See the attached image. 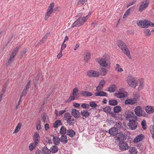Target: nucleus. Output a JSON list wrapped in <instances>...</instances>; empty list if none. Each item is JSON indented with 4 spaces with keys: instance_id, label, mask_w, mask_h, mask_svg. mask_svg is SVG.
<instances>
[{
    "instance_id": "54",
    "label": "nucleus",
    "mask_w": 154,
    "mask_h": 154,
    "mask_svg": "<svg viewBox=\"0 0 154 154\" xmlns=\"http://www.w3.org/2000/svg\"><path fill=\"white\" fill-rule=\"evenodd\" d=\"M66 112L65 110H61L58 112V116H60Z\"/></svg>"
},
{
    "instance_id": "8",
    "label": "nucleus",
    "mask_w": 154,
    "mask_h": 154,
    "mask_svg": "<svg viewBox=\"0 0 154 154\" xmlns=\"http://www.w3.org/2000/svg\"><path fill=\"white\" fill-rule=\"evenodd\" d=\"M116 137L117 138L116 139L119 142L125 141L127 138V135L125 133L119 132Z\"/></svg>"
},
{
    "instance_id": "34",
    "label": "nucleus",
    "mask_w": 154,
    "mask_h": 154,
    "mask_svg": "<svg viewBox=\"0 0 154 154\" xmlns=\"http://www.w3.org/2000/svg\"><path fill=\"white\" fill-rule=\"evenodd\" d=\"M121 111V108L119 106H117L114 107L113 108V111L115 112L119 113Z\"/></svg>"
},
{
    "instance_id": "12",
    "label": "nucleus",
    "mask_w": 154,
    "mask_h": 154,
    "mask_svg": "<svg viewBox=\"0 0 154 154\" xmlns=\"http://www.w3.org/2000/svg\"><path fill=\"white\" fill-rule=\"evenodd\" d=\"M87 74L90 77H96L99 75V73L94 70H90L87 72Z\"/></svg>"
},
{
    "instance_id": "5",
    "label": "nucleus",
    "mask_w": 154,
    "mask_h": 154,
    "mask_svg": "<svg viewBox=\"0 0 154 154\" xmlns=\"http://www.w3.org/2000/svg\"><path fill=\"white\" fill-rule=\"evenodd\" d=\"M127 81L129 85L133 88H135L137 84V81L134 78H131L130 76L128 77Z\"/></svg>"
},
{
    "instance_id": "60",
    "label": "nucleus",
    "mask_w": 154,
    "mask_h": 154,
    "mask_svg": "<svg viewBox=\"0 0 154 154\" xmlns=\"http://www.w3.org/2000/svg\"><path fill=\"white\" fill-rule=\"evenodd\" d=\"M29 149L31 151H32L33 150L34 148V146L32 143L30 144L29 146Z\"/></svg>"
},
{
    "instance_id": "25",
    "label": "nucleus",
    "mask_w": 154,
    "mask_h": 154,
    "mask_svg": "<svg viewBox=\"0 0 154 154\" xmlns=\"http://www.w3.org/2000/svg\"><path fill=\"white\" fill-rule=\"evenodd\" d=\"M61 142L63 144H66L67 143L68 140L67 136L65 135H61L60 138Z\"/></svg>"
},
{
    "instance_id": "47",
    "label": "nucleus",
    "mask_w": 154,
    "mask_h": 154,
    "mask_svg": "<svg viewBox=\"0 0 154 154\" xmlns=\"http://www.w3.org/2000/svg\"><path fill=\"white\" fill-rule=\"evenodd\" d=\"M116 70L119 72H122L123 71V69L122 68H120L119 65L118 64H117L116 65Z\"/></svg>"
},
{
    "instance_id": "23",
    "label": "nucleus",
    "mask_w": 154,
    "mask_h": 154,
    "mask_svg": "<svg viewBox=\"0 0 154 154\" xmlns=\"http://www.w3.org/2000/svg\"><path fill=\"white\" fill-rule=\"evenodd\" d=\"M146 112L149 114L152 113L154 112V109H153L152 106H147L145 108Z\"/></svg>"
},
{
    "instance_id": "37",
    "label": "nucleus",
    "mask_w": 154,
    "mask_h": 154,
    "mask_svg": "<svg viewBox=\"0 0 154 154\" xmlns=\"http://www.w3.org/2000/svg\"><path fill=\"white\" fill-rule=\"evenodd\" d=\"M111 108L110 106H106L103 109V111L106 113H109L110 114Z\"/></svg>"
},
{
    "instance_id": "29",
    "label": "nucleus",
    "mask_w": 154,
    "mask_h": 154,
    "mask_svg": "<svg viewBox=\"0 0 154 154\" xmlns=\"http://www.w3.org/2000/svg\"><path fill=\"white\" fill-rule=\"evenodd\" d=\"M115 96L119 98H123L125 96V94L120 91H119L118 93H115Z\"/></svg>"
},
{
    "instance_id": "40",
    "label": "nucleus",
    "mask_w": 154,
    "mask_h": 154,
    "mask_svg": "<svg viewBox=\"0 0 154 154\" xmlns=\"http://www.w3.org/2000/svg\"><path fill=\"white\" fill-rule=\"evenodd\" d=\"M61 124V120H56L54 124V128H57L59 125Z\"/></svg>"
},
{
    "instance_id": "36",
    "label": "nucleus",
    "mask_w": 154,
    "mask_h": 154,
    "mask_svg": "<svg viewBox=\"0 0 154 154\" xmlns=\"http://www.w3.org/2000/svg\"><path fill=\"white\" fill-rule=\"evenodd\" d=\"M60 134L61 135H65L66 133V129L64 126H62L61 127L60 131Z\"/></svg>"
},
{
    "instance_id": "3",
    "label": "nucleus",
    "mask_w": 154,
    "mask_h": 154,
    "mask_svg": "<svg viewBox=\"0 0 154 154\" xmlns=\"http://www.w3.org/2000/svg\"><path fill=\"white\" fill-rule=\"evenodd\" d=\"M109 57L106 54H104L99 61L98 63L100 65L103 67H106L110 62Z\"/></svg>"
},
{
    "instance_id": "13",
    "label": "nucleus",
    "mask_w": 154,
    "mask_h": 154,
    "mask_svg": "<svg viewBox=\"0 0 154 154\" xmlns=\"http://www.w3.org/2000/svg\"><path fill=\"white\" fill-rule=\"evenodd\" d=\"M119 149L122 150H125L128 147L127 144L125 141L119 142Z\"/></svg>"
},
{
    "instance_id": "21",
    "label": "nucleus",
    "mask_w": 154,
    "mask_h": 154,
    "mask_svg": "<svg viewBox=\"0 0 154 154\" xmlns=\"http://www.w3.org/2000/svg\"><path fill=\"white\" fill-rule=\"evenodd\" d=\"M94 95L96 96L107 97V94L103 91L97 92L94 93Z\"/></svg>"
},
{
    "instance_id": "57",
    "label": "nucleus",
    "mask_w": 154,
    "mask_h": 154,
    "mask_svg": "<svg viewBox=\"0 0 154 154\" xmlns=\"http://www.w3.org/2000/svg\"><path fill=\"white\" fill-rule=\"evenodd\" d=\"M64 43L63 42V44L62 45V46L61 48V50L60 51H62L66 47V44H64Z\"/></svg>"
},
{
    "instance_id": "45",
    "label": "nucleus",
    "mask_w": 154,
    "mask_h": 154,
    "mask_svg": "<svg viewBox=\"0 0 154 154\" xmlns=\"http://www.w3.org/2000/svg\"><path fill=\"white\" fill-rule=\"evenodd\" d=\"M14 57L11 55L10 56V58L8 60V62L6 63V65H8L9 64L11 63Z\"/></svg>"
},
{
    "instance_id": "15",
    "label": "nucleus",
    "mask_w": 154,
    "mask_h": 154,
    "mask_svg": "<svg viewBox=\"0 0 154 154\" xmlns=\"http://www.w3.org/2000/svg\"><path fill=\"white\" fill-rule=\"evenodd\" d=\"M137 100L135 98H130L125 100V103L126 105H134L137 103Z\"/></svg>"
},
{
    "instance_id": "56",
    "label": "nucleus",
    "mask_w": 154,
    "mask_h": 154,
    "mask_svg": "<svg viewBox=\"0 0 154 154\" xmlns=\"http://www.w3.org/2000/svg\"><path fill=\"white\" fill-rule=\"evenodd\" d=\"M85 0H79L77 3V4L79 5L82 4V5H83L85 2Z\"/></svg>"
},
{
    "instance_id": "14",
    "label": "nucleus",
    "mask_w": 154,
    "mask_h": 154,
    "mask_svg": "<svg viewBox=\"0 0 154 154\" xmlns=\"http://www.w3.org/2000/svg\"><path fill=\"white\" fill-rule=\"evenodd\" d=\"M109 133L112 136H116L118 133L117 129L115 127H112L110 128L108 131Z\"/></svg>"
},
{
    "instance_id": "52",
    "label": "nucleus",
    "mask_w": 154,
    "mask_h": 154,
    "mask_svg": "<svg viewBox=\"0 0 154 154\" xmlns=\"http://www.w3.org/2000/svg\"><path fill=\"white\" fill-rule=\"evenodd\" d=\"M116 113L115 112H110V114L111 115V116L116 118L118 117Z\"/></svg>"
},
{
    "instance_id": "44",
    "label": "nucleus",
    "mask_w": 154,
    "mask_h": 154,
    "mask_svg": "<svg viewBox=\"0 0 154 154\" xmlns=\"http://www.w3.org/2000/svg\"><path fill=\"white\" fill-rule=\"evenodd\" d=\"M101 72L103 75H105L107 73V70L106 68L103 67L101 68Z\"/></svg>"
},
{
    "instance_id": "55",
    "label": "nucleus",
    "mask_w": 154,
    "mask_h": 154,
    "mask_svg": "<svg viewBox=\"0 0 154 154\" xmlns=\"http://www.w3.org/2000/svg\"><path fill=\"white\" fill-rule=\"evenodd\" d=\"M103 88L102 87L100 86H99V85H98V86L96 88V91L97 92L101 91Z\"/></svg>"
},
{
    "instance_id": "24",
    "label": "nucleus",
    "mask_w": 154,
    "mask_h": 154,
    "mask_svg": "<svg viewBox=\"0 0 154 154\" xmlns=\"http://www.w3.org/2000/svg\"><path fill=\"white\" fill-rule=\"evenodd\" d=\"M67 135L72 138L75 135V132L72 129H69L67 131Z\"/></svg>"
},
{
    "instance_id": "50",
    "label": "nucleus",
    "mask_w": 154,
    "mask_h": 154,
    "mask_svg": "<svg viewBox=\"0 0 154 154\" xmlns=\"http://www.w3.org/2000/svg\"><path fill=\"white\" fill-rule=\"evenodd\" d=\"M89 105L87 103H84L82 104L81 107L85 109H88L89 108Z\"/></svg>"
},
{
    "instance_id": "26",
    "label": "nucleus",
    "mask_w": 154,
    "mask_h": 154,
    "mask_svg": "<svg viewBox=\"0 0 154 154\" xmlns=\"http://www.w3.org/2000/svg\"><path fill=\"white\" fill-rule=\"evenodd\" d=\"M81 114L82 116L85 118L88 117L89 115V113L88 111L86 110H84L81 112Z\"/></svg>"
},
{
    "instance_id": "27",
    "label": "nucleus",
    "mask_w": 154,
    "mask_h": 154,
    "mask_svg": "<svg viewBox=\"0 0 154 154\" xmlns=\"http://www.w3.org/2000/svg\"><path fill=\"white\" fill-rule=\"evenodd\" d=\"M135 8L134 7V6H133L132 7H131L128 9L125 12V13L124 16H123V18L125 17H126L128 15L130 14L131 9L132 11H134Z\"/></svg>"
},
{
    "instance_id": "64",
    "label": "nucleus",
    "mask_w": 154,
    "mask_h": 154,
    "mask_svg": "<svg viewBox=\"0 0 154 154\" xmlns=\"http://www.w3.org/2000/svg\"><path fill=\"white\" fill-rule=\"evenodd\" d=\"M73 106L75 107L78 108L80 107V104L79 103H75L74 104Z\"/></svg>"
},
{
    "instance_id": "43",
    "label": "nucleus",
    "mask_w": 154,
    "mask_h": 154,
    "mask_svg": "<svg viewBox=\"0 0 154 154\" xmlns=\"http://www.w3.org/2000/svg\"><path fill=\"white\" fill-rule=\"evenodd\" d=\"M89 105L91 107L94 108H96L97 106V104L94 101L90 102Z\"/></svg>"
},
{
    "instance_id": "18",
    "label": "nucleus",
    "mask_w": 154,
    "mask_h": 154,
    "mask_svg": "<svg viewBox=\"0 0 154 154\" xmlns=\"http://www.w3.org/2000/svg\"><path fill=\"white\" fill-rule=\"evenodd\" d=\"M143 137L144 136L143 134H139L137 135L134 140V143H137L143 140Z\"/></svg>"
},
{
    "instance_id": "6",
    "label": "nucleus",
    "mask_w": 154,
    "mask_h": 154,
    "mask_svg": "<svg viewBox=\"0 0 154 154\" xmlns=\"http://www.w3.org/2000/svg\"><path fill=\"white\" fill-rule=\"evenodd\" d=\"M137 24L141 27L147 28L150 25V23L147 20H141L137 23Z\"/></svg>"
},
{
    "instance_id": "1",
    "label": "nucleus",
    "mask_w": 154,
    "mask_h": 154,
    "mask_svg": "<svg viewBox=\"0 0 154 154\" xmlns=\"http://www.w3.org/2000/svg\"><path fill=\"white\" fill-rule=\"evenodd\" d=\"M117 44L119 47L121 49L122 51L131 59V57L130 56V52L126 44L121 40H119L117 42Z\"/></svg>"
},
{
    "instance_id": "11",
    "label": "nucleus",
    "mask_w": 154,
    "mask_h": 154,
    "mask_svg": "<svg viewBox=\"0 0 154 154\" xmlns=\"http://www.w3.org/2000/svg\"><path fill=\"white\" fill-rule=\"evenodd\" d=\"M149 5V1L143 2L138 9V11L140 12H142L145 10Z\"/></svg>"
},
{
    "instance_id": "4",
    "label": "nucleus",
    "mask_w": 154,
    "mask_h": 154,
    "mask_svg": "<svg viewBox=\"0 0 154 154\" xmlns=\"http://www.w3.org/2000/svg\"><path fill=\"white\" fill-rule=\"evenodd\" d=\"M134 112L136 115L138 116H145L146 114L145 112L142 110L141 106H137L135 109Z\"/></svg>"
},
{
    "instance_id": "9",
    "label": "nucleus",
    "mask_w": 154,
    "mask_h": 154,
    "mask_svg": "<svg viewBox=\"0 0 154 154\" xmlns=\"http://www.w3.org/2000/svg\"><path fill=\"white\" fill-rule=\"evenodd\" d=\"M135 119H129V122L128 124V126L130 129L131 130H135L137 128V124Z\"/></svg>"
},
{
    "instance_id": "35",
    "label": "nucleus",
    "mask_w": 154,
    "mask_h": 154,
    "mask_svg": "<svg viewBox=\"0 0 154 154\" xmlns=\"http://www.w3.org/2000/svg\"><path fill=\"white\" fill-rule=\"evenodd\" d=\"M129 151L132 154H137V151L134 147H130L129 148Z\"/></svg>"
},
{
    "instance_id": "61",
    "label": "nucleus",
    "mask_w": 154,
    "mask_h": 154,
    "mask_svg": "<svg viewBox=\"0 0 154 154\" xmlns=\"http://www.w3.org/2000/svg\"><path fill=\"white\" fill-rule=\"evenodd\" d=\"M143 84L141 82H140V85L138 87V90H141V89H143Z\"/></svg>"
},
{
    "instance_id": "19",
    "label": "nucleus",
    "mask_w": 154,
    "mask_h": 154,
    "mask_svg": "<svg viewBox=\"0 0 154 154\" xmlns=\"http://www.w3.org/2000/svg\"><path fill=\"white\" fill-rule=\"evenodd\" d=\"M71 114L75 118H78L80 116L79 112L75 109H72V111Z\"/></svg>"
},
{
    "instance_id": "32",
    "label": "nucleus",
    "mask_w": 154,
    "mask_h": 154,
    "mask_svg": "<svg viewBox=\"0 0 154 154\" xmlns=\"http://www.w3.org/2000/svg\"><path fill=\"white\" fill-rule=\"evenodd\" d=\"M109 104L112 106H116L118 104V101L116 100L112 99L109 101Z\"/></svg>"
},
{
    "instance_id": "59",
    "label": "nucleus",
    "mask_w": 154,
    "mask_h": 154,
    "mask_svg": "<svg viewBox=\"0 0 154 154\" xmlns=\"http://www.w3.org/2000/svg\"><path fill=\"white\" fill-rule=\"evenodd\" d=\"M145 33L147 35H150V31L149 29H147L146 30V31H145Z\"/></svg>"
},
{
    "instance_id": "20",
    "label": "nucleus",
    "mask_w": 154,
    "mask_h": 154,
    "mask_svg": "<svg viewBox=\"0 0 154 154\" xmlns=\"http://www.w3.org/2000/svg\"><path fill=\"white\" fill-rule=\"evenodd\" d=\"M60 139L58 137L54 136H53V141L55 145H59L60 143Z\"/></svg>"
},
{
    "instance_id": "39",
    "label": "nucleus",
    "mask_w": 154,
    "mask_h": 154,
    "mask_svg": "<svg viewBox=\"0 0 154 154\" xmlns=\"http://www.w3.org/2000/svg\"><path fill=\"white\" fill-rule=\"evenodd\" d=\"M22 124L21 123H19L17 125L15 130L14 132V133H17L20 130Z\"/></svg>"
},
{
    "instance_id": "7",
    "label": "nucleus",
    "mask_w": 154,
    "mask_h": 154,
    "mask_svg": "<svg viewBox=\"0 0 154 154\" xmlns=\"http://www.w3.org/2000/svg\"><path fill=\"white\" fill-rule=\"evenodd\" d=\"M79 91L78 89L77 88H74L73 89V94L71 95L69 97V100H68L67 101L69 102L75 100V98H77L78 97L77 96L79 94L78 92Z\"/></svg>"
},
{
    "instance_id": "41",
    "label": "nucleus",
    "mask_w": 154,
    "mask_h": 154,
    "mask_svg": "<svg viewBox=\"0 0 154 154\" xmlns=\"http://www.w3.org/2000/svg\"><path fill=\"white\" fill-rule=\"evenodd\" d=\"M19 48V47L18 46H17L16 47L14 48V49L13 50L12 52V54L11 55H13L14 57H15L18 51Z\"/></svg>"
},
{
    "instance_id": "10",
    "label": "nucleus",
    "mask_w": 154,
    "mask_h": 154,
    "mask_svg": "<svg viewBox=\"0 0 154 154\" xmlns=\"http://www.w3.org/2000/svg\"><path fill=\"white\" fill-rule=\"evenodd\" d=\"M126 119H135L137 120V117L134 115V113L131 111H128L126 112Z\"/></svg>"
},
{
    "instance_id": "51",
    "label": "nucleus",
    "mask_w": 154,
    "mask_h": 154,
    "mask_svg": "<svg viewBox=\"0 0 154 154\" xmlns=\"http://www.w3.org/2000/svg\"><path fill=\"white\" fill-rule=\"evenodd\" d=\"M136 2V0H132V2H129V3L127 5V8H128L130 6L134 4Z\"/></svg>"
},
{
    "instance_id": "28",
    "label": "nucleus",
    "mask_w": 154,
    "mask_h": 154,
    "mask_svg": "<svg viewBox=\"0 0 154 154\" xmlns=\"http://www.w3.org/2000/svg\"><path fill=\"white\" fill-rule=\"evenodd\" d=\"M66 121L67 123L69 126L73 125L75 123V120L73 118H72V117L68 119Z\"/></svg>"
},
{
    "instance_id": "63",
    "label": "nucleus",
    "mask_w": 154,
    "mask_h": 154,
    "mask_svg": "<svg viewBox=\"0 0 154 154\" xmlns=\"http://www.w3.org/2000/svg\"><path fill=\"white\" fill-rule=\"evenodd\" d=\"M62 51H60V53L57 55V57L58 58L60 59L62 57Z\"/></svg>"
},
{
    "instance_id": "30",
    "label": "nucleus",
    "mask_w": 154,
    "mask_h": 154,
    "mask_svg": "<svg viewBox=\"0 0 154 154\" xmlns=\"http://www.w3.org/2000/svg\"><path fill=\"white\" fill-rule=\"evenodd\" d=\"M116 88V86L115 85H111L108 88V91L111 93L115 91Z\"/></svg>"
},
{
    "instance_id": "38",
    "label": "nucleus",
    "mask_w": 154,
    "mask_h": 154,
    "mask_svg": "<svg viewBox=\"0 0 154 154\" xmlns=\"http://www.w3.org/2000/svg\"><path fill=\"white\" fill-rule=\"evenodd\" d=\"M71 117H72V116L70 115V114L69 113L66 112L64 114L63 118L65 120H66L68 119Z\"/></svg>"
},
{
    "instance_id": "58",
    "label": "nucleus",
    "mask_w": 154,
    "mask_h": 154,
    "mask_svg": "<svg viewBox=\"0 0 154 154\" xmlns=\"http://www.w3.org/2000/svg\"><path fill=\"white\" fill-rule=\"evenodd\" d=\"M36 128L37 130H39L41 129V125L40 122L38 123L37 124Z\"/></svg>"
},
{
    "instance_id": "46",
    "label": "nucleus",
    "mask_w": 154,
    "mask_h": 154,
    "mask_svg": "<svg viewBox=\"0 0 154 154\" xmlns=\"http://www.w3.org/2000/svg\"><path fill=\"white\" fill-rule=\"evenodd\" d=\"M142 128L144 130H145L146 128V121L145 120H143L142 121L141 123Z\"/></svg>"
},
{
    "instance_id": "2",
    "label": "nucleus",
    "mask_w": 154,
    "mask_h": 154,
    "mask_svg": "<svg viewBox=\"0 0 154 154\" xmlns=\"http://www.w3.org/2000/svg\"><path fill=\"white\" fill-rule=\"evenodd\" d=\"M91 13L90 12L86 16L79 17L72 25L71 27L79 26L83 24L88 20Z\"/></svg>"
},
{
    "instance_id": "22",
    "label": "nucleus",
    "mask_w": 154,
    "mask_h": 154,
    "mask_svg": "<svg viewBox=\"0 0 154 154\" xmlns=\"http://www.w3.org/2000/svg\"><path fill=\"white\" fill-rule=\"evenodd\" d=\"M80 94L83 97H86L92 96L93 94L90 92L87 91H81Z\"/></svg>"
},
{
    "instance_id": "53",
    "label": "nucleus",
    "mask_w": 154,
    "mask_h": 154,
    "mask_svg": "<svg viewBox=\"0 0 154 154\" xmlns=\"http://www.w3.org/2000/svg\"><path fill=\"white\" fill-rule=\"evenodd\" d=\"M51 14L48 13V12H47L45 16V20H47L48 19L49 16Z\"/></svg>"
},
{
    "instance_id": "16",
    "label": "nucleus",
    "mask_w": 154,
    "mask_h": 154,
    "mask_svg": "<svg viewBox=\"0 0 154 154\" xmlns=\"http://www.w3.org/2000/svg\"><path fill=\"white\" fill-rule=\"evenodd\" d=\"M83 57L84 61L87 62L91 58V55L90 53L87 50H86L84 54Z\"/></svg>"
},
{
    "instance_id": "62",
    "label": "nucleus",
    "mask_w": 154,
    "mask_h": 154,
    "mask_svg": "<svg viewBox=\"0 0 154 154\" xmlns=\"http://www.w3.org/2000/svg\"><path fill=\"white\" fill-rule=\"evenodd\" d=\"M59 7H57L56 8H55L53 10V12L54 13H56L59 10Z\"/></svg>"
},
{
    "instance_id": "17",
    "label": "nucleus",
    "mask_w": 154,
    "mask_h": 154,
    "mask_svg": "<svg viewBox=\"0 0 154 154\" xmlns=\"http://www.w3.org/2000/svg\"><path fill=\"white\" fill-rule=\"evenodd\" d=\"M40 139V136L38 133L35 132L34 133L33 136V139L35 143V146L38 143V142L39 141Z\"/></svg>"
},
{
    "instance_id": "48",
    "label": "nucleus",
    "mask_w": 154,
    "mask_h": 154,
    "mask_svg": "<svg viewBox=\"0 0 154 154\" xmlns=\"http://www.w3.org/2000/svg\"><path fill=\"white\" fill-rule=\"evenodd\" d=\"M106 83V82L104 80H102L100 81L99 85V86H100L102 87L103 88L104 85Z\"/></svg>"
},
{
    "instance_id": "33",
    "label": "nucleus",
    "mask_w": 154,
    "mask_h": 154,
    "mask_svg": "<svg viewBox=\"0 0 154 154\" xmlns=\"http://www.w3.org/2000/svg\"><path fill=\"white\" fill-rule=\"evenodd\" d=\"M58 149V147L55 146H52L50 148V150L51 152L52 153H55L57 152Z\"/></svg>"
},
{
    "instance_id": "31",
    "label": "nucleus",
    "mask_w": 154,
    "mask_h": 154,
    "mask_svg": "<svg viewBox=\"0 0 154 154\" xmlns=\"http://www.w3.org/2000/svg\"><path fill=\"white\" fill-rule=\"evenodd\" d=\"M42 150L44 154H50V149H49L47 147L44 146L42 148Z\"/></svg>"
},
{
    "instance_id": "42",
    "label": "nucleus",
    "mask_w": 154,
    "mask_h": 154,
    "mask_svg": "<svg viewBox=\"0 0 154 154\" xmlns=\"http://www.w3.org/2000/svg\"><path fill=\"white\" fill-rule=\"evenodd\" d=\"M150 131L152 134V137L154 139V126L151 125L150 127Z\"/></svg>"
},
{
    "instance_id": "49",
    "label": "nucleus",
    "mask_w": 154,
    "mask_h": 154,
    "mask_svg": "<svg viewBox=\"0 0 154 154\" xmlns=\"http://www.w3.org/2000/svg\"><path fill=\"white\" fill-rule=\"evenodd\" d=\"M28 91H27L25 89H24V90L22 92H21L20 96H21V97H23V96H25L26 95V94L27 92Z\"/></svg>"
}]
</instances>
